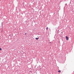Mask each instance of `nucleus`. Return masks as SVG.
I'll return each mask as SVG.
<instances>
[{"mask_svg": "<svg viewBox=\"0 0 74 74\" xmlns=\"http://www.w3.org/2000/svg\"><path fill=\"white\" fill-rule=\"evenodd\" d=\"M46 30H48V27H47L46 28Z\"/></svg>", "mask_w": 74, "mask_h": 74, "instance_id": "obj_3", "label": "nucleus"}, {"mask_svg": "<svg viewBox=\"0 0 74 74\" xmlns=\"http://www.w3.org/2000/svg\"><path fill=\"white\" fill-rule=\"evenodd\" d=\"M2 50V49L1 48H0V51H1Z\"/></svg>", "mask_w": 74, "mask_h": 74, "instance_id": "obj_5", "label": "nucleus"}, {"mask_svg": "<svg viewBox=\"0 0 74 74\" xmlns=\"http://www.w3.org/2000/svg\"><path fill=\"white\" fill-rule=\"evenodd\" d=\"M9 36H10V37H11V34H10L9 35Z\"/></svg>", "mask_w": 74, "mask_h": 74, "instance_id": "obj_6", "label": "nucleus"}, {"mask_svg": "<svg viewBox=\"0 0 74 74\" xmlns=\"http://www.w3.org/2000/svg\"><path fill=\"white\" fill-rule=\"evenodd\" d=\"M26 34H27L26 33H25V35H26Z\"/></svg>", "mask_w": 74, "mask_h": 74, "instance_id": "obj_8", "label": "nucleus"}, {"mask_svg": "<svg viewBox=\"0 0 74 74\" xmlns=\"http://www.w3.org/2000/svg\"><path fill=\"white\" fill-rule=\"evenodd\" d=\"M58 72H59V73H60V72H61V71H60V70H59V71H58Z\"/></svg>", "mask_w": 74, "mask_h": 74, "instance_id": "obj_4", "label": "nucleus"}, {"mask_svg": "<svg viewBox=\"0 0 74 74\" xmlns=\"http://www.w3.org/2000/svg\"><path fill=\"white\" fill-rule=\"evenodd\" d=\"M66 40H69V37H68L66 36Z\"/></svg>", "mask_w": 74, "mask_h": 74, "instance_id": "obj_1", "label": "nucleus"}, {"mask_svg": "<svg viewBox=\"0 0 74 74\" xmlns=\"http://www.w3.org/2000/svg\"><path fill=\"white\" fill-rule=\"evenodd\" d=\"M40 70H41V68L40 69Z\"/></svg>", "mask_w": 74, "mask_h": 74, "instance_id": "obj_9", "label": "nucleus"}, {"mask_svg": "<svg viewBox=\"0 0 74 74\" xmlns=\"http://www.w3.org/2000/svg\"><path fill=\"white\" fill-rule=\"evenodd\" d=\"M35 39H36V40H38V38H36Z\"/></svg>", "mask_w": 74, "mask_h": 74, "instance_id": "obj_2", "label": "nucleus"}, {"mask_svg": "<svg viewBox=\"0 0 74 74\" xmlns=\"http://www.w3.org/2000/svg\"><path fill=\"white\" fill-rule=\"evenodd\" d=\"M1 24H2V26H3V23H1Z\"/></svg>", "mask_w": 74, "mask_h": 74, "instance_id": "obj_7", "label": "nucleus"}]
</instances>
